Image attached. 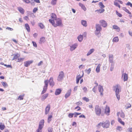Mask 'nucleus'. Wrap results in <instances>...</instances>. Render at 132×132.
<instances>
[{
    "label": "nucleus",
    "instance_id": "f257e3e1",
    "mask_svg": "<svg viewBox=\"0 0 132 132\" xmlns=\"http://www.w3.org/2000/svg\"><path fill=\"white\" fill-rule=\"evenodd\" d=\"M49 82L50 85L52 87L54 85V82L53 81V78L52 77L50 78L49 80H45L44 82L45 85L44 86L43 90L42 92V94H44L46 92L48 85Z\"/></svg>",
    "mask_w": 132,
    "mask_h": 132
},
{
    "label": "nucleus",
    "instance_id": "f03ea898",
    "mask_svg": "<svg viewBox=\"0 0 132 132\" xmlns=\"http://www.w3.org/2000/svg\"><path fill=\"white\" fill-rule=\"evenodd\" d=\"M113 90L115 91L116 94H119L121 91V87L120 85H117L113 87Z\"/></svg>",
    "mask_w": 132,
    "mask_h": 132
},
{
    "label": "nucleus",
    "instance_id": "7ed1b4c3",
    "mask_svg": "<svg viewBox=\"0 0 132 132\" xmlns=\"http://www.w3.org/2000/svg\"><path fill=\"white\" fill-rule=\"evenodd\" d=\"M95 110L96 114L99 116L101 113V109L98 105H96L95 107Z\"/></svg>",
    "mask_w": 132,
    "mask_h": 132
},
{
    "label": "nucleus",
    "instance_id": "20e7f679",
    "mask_svg": "<svg viewBox=\"0 0 132 132\" xmlns=\"http://www.w3.org/2000/svg\"><path fill=\"white\" fill-rule=\"evenodd\" d=\"M110 122L108 120H106L105 122L102 123V126L103 128H108L110 125Z\"/></svg>",
    "mask_w": 132,
    "mask_h": 132
},
{
    "label": "nucleus",
    "instance_id": "39448f33",
    "mask_svg": "<svg viewBox=\"0 0 132 132\" xmlns=\"http://www.w3.org/2000/svg\"><path fill=\"white\" fill-rule=\"evenodd\" d=\"M64 73L62 71L60 72L59 74L57 80L58 81H61L63 78L64 77Z\"/></svg>",
    "mask_w": 132,
    "mask_h": 132
},
{
    "label": "nucleus",
    "instance_id": "423d86ee",
    "mask_svg": "<svg viewBox=\"0 0 132 132\" xmlns=\"http://www.w3.org/2000/svg\"><path fill=\"white\" fill-rule=\"evenodd\" d=\"M56 24H55L54 26V27H56L57 26H61L62 25V20L59 18H58L56 20Z\"/></svg>",
    "mask_w": 132,
    "mask_h": 132
},
{
    "label": "nucleus",
    "instance_id": "0eeeda50",
    "mask_svg": "<svg viewBox=\"0 0 132 132\" xmlns=\"http://www.w3.org/2000/svg\"><path fill=\"white\" fill-rule=\"evenodd\" d=\"M44 120H42L39 122L38 129H42L44 126Z\"/></svg>",
    "mask_w": 132,
    "mask_h": 132
},
{
    "label": "nucleus",
    "instance_id": "6e6552de",
    "mask_svg": "<svg viewBox=\"0 0 132 132\" xmlns=\"http://www.w3.org/2000/svg\"><path fill=\"white\" fill-rule=\"evenodd\" d=\"M99 23L101 24L102 26L103 27H106L107 26V23L104 20H101L99 21Z\"/></svg>",
    "mask_w": 132,
    "mask_h": 132
},
{
    "label": "nucleus",
    "instance_id": "1a4fd4ad",
    "mask_svg": "<svg viewBox=\"0 0 132 132\" xmlns=\"http://www.w3.org/2000/svg\"><path fill=\"white\" fill-rule=\"evenodd\" d=\"M77 46L78 44L77 43H75L72 45L70 46V50L71 51H73L77 48Z\"/></svg>",
    "mask_w": 132,
    "mask_h": 132
},
{
    "label": "nucleus",
    "instance_id": "9d476101",
    "mask_svg": "<svg viewBox=\"0 0 132 132\" xmlns=\"http://www.w3.org/2000/svg\"><path fill=\"white\" fill-rule=\"evenodd\" d=\"M82 72L83 73L82 76H81L80 75H79L77 76L76 80V83L77 84H78L79 82V80L81 78H82L83 76L84 73L83 71H82Z\"/></svg>",
    "mask_w": 132,
    "mask_h": 132
},
{
    "label": "nucleus",
    "instance_id": "9b49d317",
    "mask_svg": "<svg viewBox=\"0 0 132 132\" xmlns=\"http://www.w3.org/2000/svg\"><path fill=\"white\" fill-rule=\"evenodd\" d=\"M50 108V104H48L46 107L45 109V114L47 115L49 112Z\"/></svg>",
    "mask_w": 132,
    "mask_h": 132
},
{
    "label": "nucleus",
    "instance_id": "f8f14e48",
    "mask_svg": "<svg viewBox=\"0 0 132 132\" xmlns=\"http://www.w3.org/2000/svg\"><path fill=\"white\" fill-rule=\"evenodd\" d=\"M109 62L114 61H113V55L112 54H110L109 55Z\"/></svg>",
    "mask_w": 132,
    "mask_h": 132
},
{
    "label": "nucleus",
    "instance_id": "ddd939ff",
    "mask_svg": "<svg viewBox=\"0 0 132 132\" xmlns=\"http://www.w3.org/2000/svg\"><path fill=\"white\" fill-rule=\"evenodd\" d=\"M32 62V61H29L24 62V66L26 67H28Z\"/></svg>",
    "mask_w": 132,
    "mask_h": 132
},
{
    "label": "nucleus",
    "instance_id": "4468645a",
    "mask_svg": "<svg viewBox=\"0 0 132 132\" xmlns=\"http://www.w3.org/2000/svg\"><path fill=\"white\" fill-rule=\"evenodd\" d=\"M12 55L14 56L13 58L12 59V60L17 59L19 58L20 56V55L18 53H16L14 54H13Z\"/></svg>",
    "mask_w": 132,
    "mask_h": 132
},
{
    "label": "nucleus",
    "instance_id": "2eb2a0df",
    "mask_svg": "<svg viewBox=\"0 0 132 132\" xmlns=\"http://www.w3.org/2000/svg\"><path fill=\"white\" fill-rule=\"evenodd\" d=\"M98 90L99 92L100 93L101 95H102V92L103 90V87L100 85L98 86Z\"/></svg>",
    "mask_w": 132,
    "mask_h": 132
},
{
    "label": "nucleus",
    "instance_id": "dca6fc26",
    "mask_svg": "<svg viewBox=\"0 0 132 132\" xmlns=\"http://www.w3.org/2000/svg\"><path fill=\"white\" fill-rule=\"evenodd\" d=\"M96 30L101 31L102 30V28L100 25L98 24H96Z\"/></svg>",
    "mask_w": 132,
    "mask_h": 132
},
{
    "label": "nucleus",
    "instance_id": "f3484780",
    "mask_svg": "<svg viewBox=\"0 0 132 132\" xmlns=\"http://www.w3.org/2000/svg\"><path fill=\"white\" fill-rule=\"evenodd\" d=\"M95 51V49L94 48H92L89 51H88V52L87 53V56H88L90 55L92 53H93Z\"/></svg>",
    "mask_w": 132,
    "mask_h": 132
},
{
    "label": "nucleus",
    "instance_id": "a211bd4d",
    "mask_svg": "<svg viewBox=\"0 0 132 132\" xmlns=\"http://www.w3.org/2000/svg\"><path fill=\"white\" fill-rule=\"evenodd\" d=\"M101 66V64H99L97 66L96 69V71L97 73H98L100 71V67Z\"/></svg>",
    "mask_w": 132,
    "mask_h": 132
},
{
    "label": "nucleus",
    "instance_id": "6ab92c4d",
    "mask_svg": "<svg viewBox=\"0 0 132 132\" xmlns=\"http://www.w3.org/2000/svg\"><path fill=\"white\" fill-rule=\"evenodd\" d=\"M18 9L21 14H23L24 13V10L21 7H19L18 8Z\"/></svg>",
    "mask_w": 132,
    "mask_h": 132
},
{
    "label": "nucleus",
    "instance_id": "aec40b11",
    "mask_svg": "<svg viewBox=\"0 0 132 132\" xmlns=\"http://www.w3.org/2000/svg\"><path fill=\"white\" fill-rule=\"evenodd\" d=\"M77 39L78 40L81 42L82 41L83 39V36L82 35H80L77 37Z\"/></svg>",
    "mask_w": 132,
    "mask_h": 132
},
{
    "label": "nucleus",
    "instance_id": "412c9836",
    "mask_svg": "<svg viewBox=\"0 0 132 132\" xmlns=\"http://www.w3.org/2000/svg\"><path fill=\"white\" fill-rule=\"evenodd\" d=\"M123 76V80L124 81H127L128 79V75L126 73H123L122 75V77Z\"/></svg>",
    "mask_w": 132,
    "mask_h": 132
},
{
    "label": "nucleus",
    "instance_id": "4be33fe9",
    "mask_svg": "<svg viewBox=\"0 0 132 132\" xmlns=\"http://www.w3.org/2000/svg\"><path fill=\"white\" fill-rule=\"evenodd\" d=\"M61 90L60 89H56L55 92V94L56 95H59L61 93Z\"/></svg>",
    "mask_w": 132,
    "mask_h": 132
},
{
    "label": "nucleus",
    "instance_id": "5701e85b",
    "mask_svg": "<svg viewBox=\"0 0 132 132\" xmlns=\"http://www.w3.org/2000/svg\"><path fill=\"white\" fill-rule=\"evenodd\" d=\"M71 91V89H70L67 92L65 95V98H67L70 95Z\"/></svg>",
    "mask_w": 132,
    "mask_h": 132
},
{
    "label": "nucleus",
    "instance_id": "b1692460",
    "mask_svg": "<svg viewBox=\"0 0 132 132\" xmlns=\"http://www.w3.org/2000/svg\"><path fill=\"white\" fill-rule=\"evenodd\" d=\"M110 112V108L109 107L106 106L105 108V112L106 114L107 115H109V114H108Z\"/></svg>",
    "mask_w": 132,
    "mask_h": 132
},
{
    "label": "nucleus",
    "instance_id": "393cba45",
    "mask_svg": "<svg viewBox=\"0 0 132 132\" xmlns=\"http://www.w3.org/2000/svg\"><path fill=\"white\" fill-rule=\"evenodd\" d=\"M81 23L84 26L86 27L87 26V22L85 20H82L81 21Z\"/></svg>",
    "mask_w": 132,
    "mask_h": 132
},
{
    "label": "nucleus",
    "instance_id": "a878e982",
    "mask_svg": "<svg viewBox=\"0 0 132 132\" xmlns=\"http://www.w3.org/2000/svg\"><path fill=\"white\" fill-rule=\"evenodd\" d=\"M51 18L53 20H56L57 19L56 15L54 13H52L51 14Z\"/></svg>",
    "mask_w": 132,
    "mask_h": 132
},
{
    "label": "nucleus",
    "instance_id": "bb28decb",
    "mask_svg": "<svg viewBox=\"0 0 132 132\" xmlns=\"http://www.w3.org/2000/svg\"><path fill=\"white\" fill-rule=\"evenodd\" d=\"M79 5L81 7L82 9L84 11H85L86 10V9L85 6L81 3H79Z\"/></svg>",
    "mask_w": 132,
    "mask_h": 132
},
{
    "label": "nucleus",
    "instance_id": "cd10ccee",
    "mask_svg": "<svg viewBox=\"0 0 132 132\" xmlns=\"http://www.w3.org/2000/svg\"><path fill=\"white\" fill-rule=\"evenodd\" d=\"M100 31H101L97 30H96L95 31V34L98 37L100 36V35H99V34H100Z\"/></svg>",
    "mask_w": 132,
    "mask_h": 132
},
{
    "label": "nucleus",
    "instance_id": "c85d7f7f",
    "mask_svg": "<svg viewBox=\"0 0 132 132\" xmlns=\"http://www.w3.org/2000/svg\"><path fill=\"white\" fill-rule=\"evenodd\" d=\"M25 27L27 31L29 32L30 31V29L28 24H25Z\"/></svg>",
    "mask_w": 132,
    "mask_h": 132
},
{
    "label": "nucleus",
    "instance_id": "c756f323",
    "mask_svg": "<svg viewBox=\"0 0 132 132\" xmlns=\"http://www.w3.org/2000/svg\"><path fill=\"white\" fill-rule=\"evenodd\" d=\"M52 118V115H48V122L50 123L51 121V118Z\"/></svg>",
    "mask_w": 132,
    "mask_h": 132
},
{
    "label": "nucleus",
    "instance_id": "7c9ffc66",
    "mask_svg": "<svg viewBox=\"0 0 132 132\" xmlns=\"http://www.w3.org/2000/svg\"><path fill=\"white\" fill-rule=\"evenodd\" d=\"M5 127L4 124H2V123H0V129L1 130H3Z\"/></svg>",
    "mask_w": 132,
    "mask_h": 132
},
{
    "label": "nucleus",
    "instance_id": "2f4dec72",
    "mask_svg": "<svg viewBox=\"0 0 132 132\" xmlns=\"http://www.w3.org/2000/svg\"><path fill=\"white\" fill-rule=\"evenodd\" d=\"M48 94H45L43 95L42 98V101L44 100L48 96Z\"/></svg>",
    "mask_w": 132,
    "mask_h": 132
},
{
    "label": "nucleus",
    "instance_id": "473e14b6",
    "mask_svg": "<svg viewBox=\"0 0 132 132\" xmlns=\"http://www.w3.org/2000/svg\"><path fill=\"white\" fill-rule=\"evenodd\" d=\"M118 121L123 126L125 125V122L122 121L121 119L119 117H118Z\"/></svg>",
    "mask_w": 132,
    "mask_h": 132
},
{
    "label": "nucleus",
    "instance_id": "72a5a7b5",
    "mask_svg": "<svg viewBox=\"0 0 132 132\" xmlns=\"http://www.w3.org/2000/svg\"><path fill=\"white\" fill-rule=\"evenodd\" d=\"M123 10L125 11L126 12L128 13L129 14L131 15V12H130L129 11L126 9V8L125 7H123L122 8Z\"/></svg>",
    "mask_w": 132,
    "mask_h": 132
},
{
    "label": "nucleus",
    "instance_id": "f704fd0d",
    "mask_svg": "<svg viewBox=\"0 0 132 132\" xmlns=\"http://www.w3.org/2000/svg\"><path fill=\"white\" fill-rule=\"evenodd\" d=\"M119 39L118 37H116L113 38V42H118L119 41Z\"/></svg>",
    "mask_w": 132,
    "mask_h": 132
},
{
    "label": "nucleus",
    "instance_id": "c9c22d12",
    "mask_svg": "<svg viewBox=\"0 0 132 132\" xmlns=\"http://www.w3.org/2000/svg\"><path fill=\"white\" fill-rule=\"evenodd\" d=\"M98 5L100 6V8H101V9H103L105 7L103 5L102 2H101L99 3Z\"/></svg>",
    "mask_w": 132,
    "mask_h": 132
},
{
    "label": "nucleus",
    "instance_id": "e433bc0d",
    "mask_svg": "<svg viewBox=\"0 0 132 132\" xmlns=\"http://www.w3.org/2000/svg\"><path fill=\"white\" fill-rule=\"evenodd\" d=\"M45 38L44 37H42L40 39L39 43H44L45 42Z\"/></svg>",
    "mask_w": 132,
    "mask_h": 132
},
{
    "label": "nucleus",
    "instance_id": "4c0bfd02",
    "mask_svg": "<svg viewBox=\"0 0 132 132\" xmlns=\"http://www.w3.org/2000/svg\"><path fill=\"white\" fill-rule=\"evenodd\" d=\"M49 21L50 22L52 25L54 27V26L55 25L54 21L53 20H52L51 19H50L49 20Z\"/></svg>",
    "mask_w": 132,
    "mask_h": 132
},
{
    "label": "nucleus",
    "instance_id": "58836bf2",
    "mask_svg": "<svg viewBox=\"0 0 132 132\" xmlns=\"http://www.w3.org/2000/svg\"><path fill=\"white\" fill-rule=\"evenodd\" d=\"M1 83L3 86L5 87H7L8 86L6 82H2Z\"/></svg>",
    "mask_w": 132,
    "mask_h": 132
},
{
    "label": "nucleus",
    "instance_id": "ea45409f",
    "mask_svg": "<svg viewBox=\"0 0 132 132\" xmlns=\"http://www.w3.org/2000/svg\"><path fill=\"white\" fill-rule=\"evenodd\" d=\"M100 9L98 10H96L95 11H97L98 12L100 13H101L103 12L104 11V9Z\"/></svg>",
    "mask_w": 132,
    "mask_h": 132
},
{
    "label": "nucleus",
    "instance_id": "a19ab883",
    "mask_svg": "<svg viewBox=\"0 0 132 132\" xmlns=\"http://www.w3.org/2000/svg\"><path fill=\"white\" fill-rule=\"evenodd\" d=\"M113 29L118 30L119 31L120 30V28L118 26L116 25L113 26Z\"/></svg>",
    "mask_w": 132,
    "mask_h": 132
},
{
    "label": "nucleus",
    "instance_id": "79ce46f5",
    "mask_svg": "<svg viewBox=\"0 0 132 132\" xmlns=\"http://www.w3.org/2000/svg\"><path fill=\"white\" fill-rule=\"evenodd\" d=\"M91 71V69L90 68L87 70H85V72L88 74H89L90 73Z\"/></svg>",
    "mask_w": 132,
    "mask_h": 132
},
{
    "label": "nucleus",
    "instance_id": "37998d69",
    "mask_svg": "<svg viewBox=\"0 0 132 132\" xmlns=\"http://www.w3.org/2000/svg\"><path fill=\"white\" fill-rule=\"evenodd\" d=\"M24 95H22L19 96L18 97V99L20 100H23Z\"/></svg>",
    "mask_w": 132,
    "mask_h": 132
},
{
    "label": "nucleus",
    "instance_id": "c03bdc74",
    "mask_svg": "<svg viewBox=\"0 0 132 132\" xmlns=\"http://www.w3.org/2000/svg\"><path fill=\"white\" fill-rule=\"evenodd\" d=\"M116 129L117 130H118L119 131H120L122 130V128L119 126H118L116 128Z\"/></svg>",
    "mask_w": 132,
    "mask_h": 132
},
{
    "label": "nucleus",
    "instance_id": "a18cd8bd",
    "mask_svg": "<svg viewBox=\"0 0 132 132\" xmlns=\"http://www.w3.org/2000/svg\"><path fill=\"white\" fill-rule=\"evenodd\" d=\"M116 96L117 98L118 101L120 99V97L119 93V94H116Z\"/></svg>",
    "mask_w": 132,
    "mask_h": 132
},
{
    "label": "nucleus",
    "instance_id": "49530a36",
    "mask_svg": "<svg viewBox=\"0 0 132 132\" xmlns=\"http://www.w3.org/2000/svg\"><path fill=\"white\" fill-rule=\"evenodd\" d=\"M120 116L121 117L124 118L125 117V115L123 112H122L120 113Z\"/></svg>",
    "mask_w": 132,
    "mask_h": 132
},
{
    "label": "nucleus",
    "instance_id": "de8ad7c7",
    "mask_svg": "<svg viewBox=\"0 0 132 132\" xmlns=\"http://www.w3.org/2000/svg\"><path fill=\"white\" fill-rule=\"evenodd\" d=\"M38 25L42 29L44 27V25L41 23H40L38 24Z\"/></svg>",
    "mask_w": 132,
    "mask_h": 132
},
{
    "label": "nucleus",
    "instance_id": "09e8293b",
    "mask_svg": "<svg viewBox=\"0 0 132 132\" xmlns=\"http://www.w3.org/2000/svg\"><path fill=\"white\" fill-rule=\"evenodd\" d=\"M114 5L118 7L119 8H120V5L118 4V3L115 1L114 2Z\"/></svg>",
    "mask_w": 132,
    "mask_h": 132
},
{
    "label": "nucleus",
    "instance_id": "8fccbe9b",
    "mask_svg": "<svg viewBox=\"0 0 132 132\" xmlns=\"http://www.w3.org/2000/svg\"><path fill=\"white\" fill-rule=\"evenodd\" d=\"M83 100L86 101V102H88L89 101V100L88 98H86V97H84L83 98Z\"/></svg>",
    "mask_w": 132,
    "mask_h": 132
},
{
    "label": "nucleus",
    "instance_id": "3c124183",
    "mask_svg": "<svg viewBox=\"0 0 132 132\" xmlns=\"http://www.w3.org/2000/svg\"><path fill=\"white\" fill-rule=\"evenodd\" d=\"M116 14L119 17H122V15L120 13H119L117 11H116Z\"/></svg>",
    "mask_w": 132,
    "mask_h": 132
},
{
    "label": "nucleus",
    "instance_id": "603ef678",
    "mask_svg": "<svg viewBox=\"0 0 132 132\" xmlns=\"http://www.w3.org/2000/svg\"><path fill=\"white\" fill-rule=\"evenodd\" d=\"M95 84H96V86H95L94 88H93V89H92V90L95 93V87H96L98 85V84L97 83H95Z\"/></svg>",
    "mask_w": 132,
    "mask_h": 132
},
{
    "label": "nucleus",
    "instance_id": "864d4df0",
    "mask_svg": "<svg viewBox=\"0 0 132 132\" xmlns=\"http://www.w3.org/2000/svg\"><path fill=\"white\" fill-rule=\"evenodd\" d=\"M56 3V1H52L51 4L52 5L55 4Z\"/></svg>",
    "mask_w": 132,
    "mask_h": 132
},
{
    "label": "nucleus",
    "instance_id": "5fc2aeb1",
    "mask_svg": "<svg viewBox=\"0 0 132 132\" xmlns=\"http://www.w3.org/2000/svg\"><path fill=\"white\" fill-rule=\"evenodd\" d=\"M73 113H70L68 114V116L70 118H71L73 117Z\"/></svg>",
    "mask_w": 132,
    "mask_h": 132
},
{
    "label": "nucleus",
    "instance_id": "6e6d98bb",
    "mask_svg": "<svg viewBox=\"0 0 132 132\" xmlns=\"http://www.w3.org/2000/svg\"><path fill=\"white\" fill-rule=\"evenodd\" d=\"M83 90H84V92H86L87 91V88L86 87H84L83 88Z\"/></svg>",
    "mask_w": 132,
    "mask_h": 132
},
{
    "label": "nucleus",
    "instance_id": "4d7b16f0",
    "mask_svg": "<svg viewBox=\"0 0 132 132\" xmlns=\"http://www.w3.org/2000/svg\"><path fill=\"white\" fill-rule=\"evenodd\" d=\"M111 63V66H114V61L111 62H110Z\"/></svg>",
    "mask_w": 132,
    "mask_h": 132
},
{
    "label": "nucleus",
    "instance_id": "13d9d810",
    "mask_svg": "<svg viewBox=\"0 0 132 132\" xmlns=\"http://www.w3.org/2000/svg\"><path fill=\"white\" fill-rule=\"evenodd\" d=\"M127 105H128V106L126 107V109H127L128 108H130L131 106V105L129 103H128L127 104Z\"/></svg>",
    "mask_w": 132,
    "mask_h": 132
},
{
    "label": "nucleus",
    "instance_id": "bf43d9fd",
    "mask_svg": "<svg viewBox=\"0 0 132 132\" xmlns=\"http://www.w3.org/2000/svg\"><path fill=\"white\" fill-rule=\"evenodd\" d=\"M126 5L128 6L130 5L131 7H132V4L129 2H128Z\"/></svg>",
    "mask_w": 132,
    "mask_h": 132
},
{
    "label": "nucleus",
    "instance_id": "052dcab7",
    "mask_svg": "<svg viewBox=\"0 0 132 132\" xmlns=\"http://www.w3.org/2000/svg\"><path fill=\"white\" fill-rule=\"evenodd\" d=\"M128 132H132V128H129L128 129Z\"/></svg>",
    "mask_w": 132,
    "mask_h": 132
},
{
    "label": "nucleus",
    "instance_id": "680f3d73",
    "mask_svg": "<svg viewBox=\"0 0 132 132\" xmlns=\"http://www.w3.org/2000/svg\"><path fill=\"white\" fill-rule=\"evenodd\" d=\"M6 29L10 31H12L13 30V29L11 28L7 27L6 28Z\"/></svg>",
    "mask_w": 132,
    "mask_h": 132
},
{
    "label": "nucleus",
    "instance_id": "e2e57ef3",
    "mask_svg": "<svg viewBox=\"0 0 132 132\" xmlns=\"http://www.w3.org/2000/svg\"><path fill=\"white\" fill-rule=\"evenodd\" d=\"M38 10V8L37 7L35 8L34 9V13H35Z\"/></svg>",
    "mask_w": 132,
    "mask_h": 132
},
{
    "label": "nucleus",
    "instance_id": "0e129e2a",
    "mask_svg": "<svg viewBox=\"0 0 132 132\" xmlns=\"http://www.w3.org/2000/svg\"><path fill=\"white\" fill-rule=\"evenodd\" d=\"M42 129L38 128L36 130V132H42Z\"/></svg>",
    "mask_w": 132,
    "mask_h": 132
},
{
    "label": "nucleus",
    "instance_id": "69168bd1",
    "mask_svg": "<svg viewBox=\"0 0 132 132\" xmlns=\"http://www.w3.org/2000/svg\"><path fill=\"white\" fill-rule=\"evenodd\" d=\"M78 109L77 110L78 111L80 110V107L79 106H77L75 108V109H78Z\"/></svg>",
    "mask_w": 132,
    "mask_h": 132
},
{
    "label": "nucleus",
    "instance_id": "338daca9",
    "mask_svg": "<svg viewBox=\"0 0 132 132\" xmlns=\"http://www.w3.org/2000/svg\"><path fill=\"white\" fill-rule=\"evenodd\" d=\"M79 118H85V116L84 115H83V114H82V115H81L80 116H79Z\"/></svg>",
    "mask_w": 132,
    "mask_h": 132
},
{
    "label": "nucleus",
    "instance_id": "774afa93",
    "mask_svg": "<svg viewBox=\"0 0 132 132\" xmlns=\"http://www.w3.org/2000/svg\"><path fill=\"white\" fill-rule=\"evenodd\" d=\"M48 132H52V129L51 128H49L48 130Z\"/></svg>",
    "mask_w": 132,
    "mask_h": 132
}]
</instances>
